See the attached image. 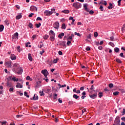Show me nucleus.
Masks as SVG:
<instances>
[{"instance_id": "nucleus-27", "label": "nucleus", "mask_w": 125, "mask_h": 125, "mask_svg": "<svg viewBox=\"0 0 125 125\" xmlns=\"http://www.w3.org/2000/svg\"><path fill=\"white\" fill-rule=\"evenodd\" d=\"M4 22L5 23V25H6V26H8V25H9V21H8V20H6Z\"/></svg>"}, {"instance_id": "nucleus-15", "label": "nucleus", "mask_w": 125, "mask_h": 125, "mask_svg": "<svg viewBox=\"0 0 125 125\" xmlns=\"http://www.w3.org/2000/svg\"><path fill=\"white\" fill-rule=\"evenodd\" d=\"M73 92H75L76 93H77L78 94H80V93H81V90H77V88H74L73 89Z\"/></svg>"}, {"instance_id": "nucleus-28", "label": "nucleus", "mask_w": 125, "mask_h": 125, "mask_svg": "<svg viewBox=\"0 0 125 125\" xmlns=\"http://www.w3.org/2000/svg\"><path fill=\"white\" fill-rule=\"evenodd\" d=\"M115 52L118 53L120 51V49L118 47H115L114 49Z\"/></svg>"}, {"instance_id": "nucleus-51", "label": "nucleus", "mask_w": 125, "mask_h": 125, "mask_svg": "<svg viewBox=\"0 0 125 125\" xmlns=\"http://www.w3.org/2000/svg\"><path fill=\"white\" fill-rule=\"evenodd\" d=\"M115 39V38H114V37L112 36L110 37V41H111L112 42L114 41V40Z\"/></svg>"}, {"instance_id": "nucleus-64", "label": "nucleus", "mask_w": 125, "mask_h": 125, "mask_svg": "<svg viewBox=\"0 0 125 125\" xmlns=\"http://www.w3.org/2000/svg\"><path fill=\"white\" fill-rule=\"evenodd\" d=\"M61 22H65V19L62 18L61 19Z\"/></svg>"}, {"instance_id": "nucleus-62", "label": "nucleus", "mask_w": 125, "mask_h": 125, "mask_svg": "<svg viewBox=\"0 0 125 125\" xmlns=\"http://www.w3.org/2000/svg\"><path fill=\"white\" fill-rule=\"evenodd\" d=\"M122 1V0H119L118 1V5L120 6L121 5V2Z\"/></svg>"}, {"instance_id": "nucleus-55", "label": "nucleus", "mask_w": 125, "mask_h": 125, "mask_svg": "<svg viewBox=\"0 0 125 125\" xmlns=\"http://www.w3.org/2000/svg\"><path fill=\"white\" fill-rule=\"evenodd\" d=\"M98 49H99L100 50H102V49H103V47H102V46H99Z\"/></svg>"}, {"instance_id": "nucleus-42", "label": "nucleus", "mask_w": 125, "mask_h": 125, "mask_svg": "<svg viewBox=\"0 0 125 125\" xmlns=\"http://www.w3.org/2000/svg\"><path fill=\"white\" fill-rule=\"evenodd\" d=\"M9 90L10 92H13V91L14 90V88L11 87V88H10Z\"/></svg>"}, {"instance_id": "nucleus-26", "label": "nucleus", "mask_w": 125, "mask_h": 125, "mask_svg": "<svg viewBox=\"0 0 125 125\" xmlns=\"http://www.w3.org/2000/svg\"><path fill=\"white\" fill-rule=\"evenodd\" d=\"M108 44L109 45H110L111 46H112V47H115V44H114V43H113L112 42H109L108 43Z\"/></svg>"}, {"instance_id": "nucleus-1", "label": "nucleus", "mask_w": 125, "mask_h": 125, "mask_svg": "<svg viewBox=\"0 0 125 125\" xmlns=\"http://www.w3.org/2000/svg\"><path fill=\"white\" fill-rule=\"evenodd\" d=\"M72 6L75 7L76 9H79V8L82 7V3L79 2H76L73 4Z\"/></svg>"}, {"instance_id": "nucleus-6", "label": "nucleus", "mask_w": 125, "mask_h": 125, "mask_svg": "<svg viewBox=\"0 0 125 125\" xmlns=\"http://www.w3.org/2000/svg\"><path fill=\"white\" fill-rule=\"evenodd\" d=\"M53 27L55 29L58 30L59 29V22L57 21L53 24Z\"/></svg>"}, {"instance_id": "nucleus-37", "label": "nucleus", "mask_w": 125, "mask_h": 125, "mask_svg": "<svg viewBox=\"0 0 125 125\" xmlns=\"http://www.w3.org/2000/svg\"><path fill=\"white\" fill-rule=\"evenodd\" d=\"M83 7H84L85 10L86 9H87V4H86V3L84 4H83Z\"/></svg>"}, {"instance_id": "nucleus-58", "label": "nucleus", "mask_w": 125, "mask_h": 125, "mask_svg": "<svg viewBox=\"0 0 125 125\" xmlns=\"http://www.w3.org/2000/svg\"><path fill=\"white\" fill-rule=\"evenodd\" d=\"M120 56H121V57L125 58V56H124V53H120Z\"/></svg>"}, {"instance_id": "nucleus-43", "label": "nucleus", "mask_w": 125, "mask_h": 125, "mask_svg": "<svg viewBox=\"0 0 125 125\" xmlns=\"http://www.w3.org/2000/svg\"><path fill=\"white\" fill-rule=\"evenodd\" d=\"M94 36L95 38H97L98 37V33L97 32H95L94 34Z\"/></svg>"}, {"instance_id": "nucleus-45", "label": "nucleus", "mask_w": 125, "mask_h": 125, "mask_svg": "<svg viewBox=\"0 0 125 125\" xmlns=\"http://www.w3.org/2000/svg\"><path fill=\"white\" fill-rule=\"evenodd\" d=\"M70 43H71V41L67 40V43H66L67 45H68V46L70 45Z\"/></svg>"}, {"instance_id": "nucleus-34", "label": "nucleus", "mask_w": 125, "mask_h": 125, "mask_svg": "<svg viewBox=\"0 0 125 125\" xmlns=\"http://www.w3.org/2000/svg\"><path fill=\"white\" fill-rule=\"evenodd\" d=\"M49 37V36L47 35H45V36H43V39L44 40H47V39H48V38Z\"/></svg>"}, {"instance_id": "nucleus-23", "label": "nucleus", "mask_w": 125, "mask_h": 125, "mask_svg": "<svg viewBox=\"0 0 125 125\" xmlns=\"http://www.w3.org/2000/svg\"><path fill=\"white\" fill-rule=\"evenodd\" d=\"M113 4H112V3H109V6H108L107 7V8L108 9H112V8H113Z\"/></svg>"}, {"instance_id": "nucleus-8", "label": "nucleus", "mask_w": 125, "mask_h": 125, "mask_svg": "<svg viewBox=\"0 0 125 125\" xmlns=\"http://www.w3.org/2000/svg\"><path fill=\"white\" fill-rule=\"evenodd\" d=\"M17 74H18V75H20L23 73V69L21 68V67H18V71L16 72Z\"/></svg>"}, {"instance_id": "nucleus-57", "label": "nucleus", "mask_w": 125, "mask_h": 125, "mask_svg": "<svg viewBox=\"0 0 125 125\" xmlns=\"http://www.w3.org/2000/svg\"><path fill=\"white\" fill-rule=\"evenodd\" d=\"M82 95H83V96H85L86 95V93H85V91H84L82 93Z\"/></svg>"}, {"instance_id": "nucleus-44", "label": "nucleus", "mask_w": 125, "mask_h": 125, "mask_svg": "<svg viewBox=\"0 0 125 125\" xmlns=\"http://www.w3.org/2000/svg\"><path fill=\"white\" fill-rule=\"evenodd\" d=\"M109 87H110V88H112V87H113L114 85L113 84V83H110L108 85Z\"/></svg>"}, {"instance_id": "nucleus-21", "label": "nucleus", "mask_w": 125, "mask_h": 125, "mask_svg": "<svg viewBox=\"0 0 125 125\" xmlns=\"http://www.w3.org/2000/svg\"><path fill=\"white\" fill-rule=\"evenodd\" d=\"M6 85L7 87H11V86H12V85L11 84V83H9V81L7 82Z\"/></svg>"}, {"instance_id": "nucleus-33", "label": "nucleus", "mask_w": 125, "mask_h": 125, "mask_svg": "<svg viewBox=\"0 0 125 125\" xmlns=\"http://www.w3.org/2000/svg\"><path fill=\"white\" fill-rule=\"evenodd\" d=\"M28 27L29 28H31V29H33V28H34V26H33V24H32V23L30 22L28 24Z\"/></svg>"}, {"instance_id": "nucleus-2", "label": "nucleus", "mask_w": 125, "mask_h": 125, "mask_svg": "<svg viewBox=\"0 0 125 125\" xmlns=\"http://www.w3.org/2000/svg\"><path fill=\"white\" fill-rule=\"evenodd\" d=\"M12 64V62H11V61H7V60H5V65L6 66V67H8V68H11Z\"/></svg>"}, {"instance_id": "nucleus-32", "label": "nucleus", "mask_w": 125, "mask_h": 125, "mask_svg": "<svg viewBox=\"0 0 125 125\" xmlns=\"http://www.w3.org/2000/svg\"><path fill=\"white\" fill-rule=\"evenodd\" d=\"M59 60V59H58V58L54 59L53 61V63H54V64H56V63H57V62H58Z\"/></svg>"}, {"instance_id": "nucleus-46", "label": "nucleus", "mask_w": 125, "mask_h": 125, "mask_svg": "<svg viewBox=\"0 0 125 125\" xmlns=\"http://www.w3.org/2000/svg\"><path fill=\"white\" fill-rule=\"evenodd\" d=\"M51 11H52L53 13H56V11H55V9L54 8L51 9Z\"/></svg>"}, {"instance_id": "nucleus-11", "label": "nucleus", "mask_w": 125, "mask_h": 125, "mask_svg": "<svg viewBox=\"0 0 125 125\" xmlns=\"http://www.w3.org/2000/svg\"><path fill=\"white\" fill-rule=\"evenodd\" d=\"M89 97L92 99H95V98L97 97V93H96L93 95H89Z\"/></svg>"}, {"instance_id": "nucleus-5", "label": "nucleus", "mask_w": 125, "mask_h": 125, "mask_svg": "<svg viewBox=\"0 0 125 125\" xmlns=\"http://www.w3.org/2000/svg\"><path fill=\"white\" fill-rule=\"evenodd\" d=\"M13 67H14V69H13V71L16 73V70L18 69V68L19 67V64H18V63H15L13 65Z\"/></svg>"}, {"instance_id": "nucleus-36", "label": "nucleus", "mask_w": 125, "mask_h": 125, "mask_svg": "<svg viewBox=\"0 0 125 125\" xmlns=\"http://www.w3.org/2000/svg\"><path fill=\"white\" fill-rule=\"evenodd\" d=\"M113 95H114L115 96H117V95H119V92L118 91H116L115 92H113Z\"/></svg>"}, {"instance_id": "nucleus-12", "label": "nucleus", "mask_w": 125, "mask_h": 125, "mask_svg": "<svg viewBox=\"0 0 125 125\" xmlns=\"http://www.w3.org/2000/svg\"><path fill=\"white\" fill-rule=\"evenodd\" d=\"M16 87H17V88H22L23 87V85L19 83H17V84L16 85Z\"/></svg>"}, {"instance_id": "nucleus-25", "label": "nucleus", "mask_w": 125, "mask_h": 125, "mask_svg": "<svg viewBox=\"0 0 125 125\" xmlns=\"http://www.w3.org/2000/svg\"><path fill=\"white\" fill-rule=\"evenodd\" d=\"M3 29H4V26L3 25H0V32H2L3 31Z\"/></svg>"}, {"instance_id": "nucleus-24", "label": "nucleus", "mask_w": 125, "mask_h": 125, "mask_svg": "<svg viewBox=\"0 0 125 125\" xmlns=\"http://www.w3.org/2000/svg\"><path fill=\"white\" fill-rule=\"evenodd\" d=\"M80 97V96H77L76 94H74L73 95V98H74V99H76L77 100V99H79Z\"/></svg>"}, {"instance_id": "nucleus-49", "label": "nucleus", "mask_w": 125, "mask_h": 125, "mask_svg": "<svg viewBox=\"0 0 125 125\" xmlns=\"http://www.w3.org/2000/svg\"><path fill=\"white\" fill-rule=\"evenodd\" d=\"M69 40L70 41H72L73 40V38H72V36H69L68 38H67V41H69Z\"/></svg>"}, {"instance_id": "nucleus-7", "label": "nucleus", "mask_w": 125, "mask_h": 125, "mask_svg": "<svg viewBox=\"0 0 125 125\" xmlns=\"http://www.w3.org/2000/svg\"><path fill=\"white\" fill-rule=\"evenodd\" d=\"M120 117L117 116L116 117L115 120V124H116V125H120Z\"/></svg>"}, {"instance_id": "nucleus-14", "label": "nucleus", "mask_w": 125, "mask_h": 125, "mask_svg": "<svg viewBox=\"0 0 125 125\" xmlns=\"http://www.w3.org/2000/svg\"><path fill=\"white\" fill-rule=\"evenodd\" d=\"M49 34L50 36H52L53 37H55V33H54V32L52 30H50L49 32Z\"/></svg>"}, {"instance_id": "nucleus-10", "label": "nucleus", "mask_w": 125, "mask_h": 125, "mask_svg": "<svg viewBox=\"0 0 125 125\" xmlns=\"http://www.w3.org/2000/svg\"><path fill=\"white\" fill-rule=\"evenodd\" d=\"M41 73H42L43 74V75H44V76L45 77V78H46L47 77V70L46 69L45 70H42L41 71Z\"/></svg>"}, {"instance_id": "nucleus-54", "label": "nucleus", "mask_w": 125, "mask_h": 125, "mask_svg": "<svg viewBox=\"0 0 125 125\" xmlns=\"http://www.w3.org/2000/svg\"><path fill=\"white\" fill-rule=\"evenodd\" d=\"M15 80H16V77L15 76H14L12 78V81H13V82H15Z\"/></svg>"}, {"instance_id": "nucleus-9", "label": "nucleus", "mask_w": 125, "mask_h": 125, "mask_svg": "<svg viewBox=\"0 0 125 125\" xmlns=\"http://www.w3.org/2000/svg\"><path fill=\"white\" fill-rule=\"evenodd\" d=\"M30 11H35V10L38 11V8H37V7L35 6L32 5L30 7Z\"/></svg>"}, {"instance_id": "nucleus-35", "label": "nucleus", "mask_w": 125, "mask_h": 125, "mask_svg": "<svg viewBox=\"0 0 125 125\" xmlns=\"http://www.w3.org/2000/svg\"><path fill=\"white\" fill-rule=\"evenodd\" d=\"M41 25H42V23H41L40 22H39V24H36V26L37 28H40Z\"/></svg>"}, {"instance_id": "nucleus-60", "label": "nucleus", "mask_w": 125, "mask_h": 125, "mask_svg": "<svg viewBox=\"0 0 125 125\" xmlns=\"http://www.w3.org/2000/svg\"><path fill=\"white\" fill-rule=\"evenodd\" d=\"M89 14H93L94 13V12L92 10H91L89 12Z\"/></svg>"}, {"instance_id": "nucleus-63", "label": "nucleus", "mask_w": 125, "mask_h": 125, "mask_svg": "<svg viewBox=\"0 0 125 125\" xmlns=\"http://www.w3.org/2000/svg\"><path fill=\"white\" fill-rule=\"evenodd\" d=\"M63 54V53L61 51H59V55H62Z\"/></svg>"}, {"instance_id": "nucleus-50", "label": "nucleus", "mask_w": 125, "mask_h": 125, "mask_svg": "<svg viewBox=\"0 0 125 125\" xmlns=\"http://www.w3.org/2000/svg\"><path fill=\"white\" fill-rule=\"evenodd\" d=\"M28 44H30V42H27L25 44L26 47H28V46H29V47H31V45H29Z\"/></svg>"}, {"instance_id": "nucleus-18", "label": "nucleus", "mask_w": 125, "mask_h": 125, "mask_svg": "<svg viewBox=\"0 0 125 125\" xmlns=\"http://www.w3.org/2000/svg\"><path fill=\"white\" fill-rule=\"evenodd\" d=\"M28 59L29 61H33V58H32V55L31 54H28Z\"/></svg>"}, {"instance_id": "nucleus-17", "label": "nucleus", "mask_w": 125, "mask_h": 125, "mask_svg": "<svg viewBox=\"0 0 125 125\" xmlns=\"http://www.w3.org/2000/svg\"><path fill=\"white\" fill-rule=\"evenodd\" d=\"M62 13H65V14H68V13H70V11H69V10H64L62 11Z\"/></svg>"}, {"instance_id": "nucleus-30", "label": "nucleus", "mask_w": 125, "mask_h": 125, "mask_svg": "<svg viewBox=\"0 0 125 125\" xmlns=\"http://www.w3.org/2000/svg\"><path fill=\"white\" fill-rule=\"evenodd\" d=\"M33 99V100H38V99H39V97L38 96L36 97V95H34Z\"/></svg>"}, {"instance_id": "nucleus-3", "label": "nucleus", "mask_w": 125, "mask_h": 125, "mask_svg": "<svg viewBox=\"0 0 125 125\" xmlns=\"http://www.w3.org/2000/svg\"><path fill=\"white\" fill-rule=\"evenodd\" d=\"M53 13V12L50 11L49 10H45L44 12V14L45 15V16H50V15H52V14Z\"/></svg>"}, {"instance_id": "nucleus-59", "label": "nucleus", "mask_w": 125, "mask_h": 125, "mask_svg": "<svg viewBox=\"0 0 125 125\" xmlns=\"http://www.w3.org/2000/svg\"><path fill=\"white\" fill-rule=\"evenodd\" d=\"M36 38H37V35H33V36H32L33 40H34L35 39H36Z\"/></svg>"}, {"instance_id": "nucleus-13", "label": "nucleus", "mask_w": 125, "mask_h": 125, "mask_svg": "<svg viewBox=\"0 0 125 125\" xmlns=\"http://www.w3.org/2000/svg\"><path fill=\"white\" fill-rule=\"evenodd\" d=\"M10 58L11 60H16V56L14 54H11L10 56Z\"/></svg>"}, {"instance_id": "nucleus-48", "label": "nucleus", "mask_w": 125, "mask_h": 125, "mask_svg": "<svg viewBox=\"0 0 125 125\" xmlns=\"http://www.w3.org/2000/svg\"><path fill=\"white\" fill-rule=\"evenodd\" d=\"M43 53H44V49H42V51H41L40 52V54H41V55H42Z\"/></svg>"}, {"instance_id": "nucleus-41", "label": "nucleus", "mask_w": 125, "mask_h": 125, "mask_svg": "<svg viewBox=\"0 0 125 125\" xmlns=\"http://www.w3.org/2000/svg\"><path fill=\"white\" fill-rule=\"evenodd\" d=\"M100 9L101 11H104V8L103 7V6L101 5L100 7Z\"/></svg>"}, {"instance_id": "nucleus-29", "label": "nucleus", "mask_w": 125, "mask_h": 125, "mask_svg": "<svg viewBox=\"0 0 125 125\" xmlns=\"http://www.w3.org/2000/svg\"><path fill=\"white\" fill-rule=\"evenodd\" d=\"M39 93H40L41 96H44V94L43 93V91H40L39 92Z\"/></svg>"}, {"instance_id": "nucleus-20", "label": "nucleus", "mask_w": 125, "mask_h": 125, "mask_svg": "<svg viewBox=\"0 0 125 125\" xmlns=\"http://www.w3.org/2000/svg\"><path fill=\"white\" fill-rule=\"evenodd\" d=\"M21 18H22V15L21 14L18 15L16 17V19H17V20H19V19H21Z\"/></svg>"}, {"instance_id": "nucleus-38", "label": "nucleus", "mask_w": 125, "mask_h": 125, "mask_svg": "<svg viewBox=\"0 0 125 125\" xmlns=\"http://www.w3.org/2000/svg\"><path fill=\"white\" fill-rule=\"evenodd\" d=\"M103 96V93L102 92H100L99 94V97L100 98H101V97H102Z\"/></svg>"}, {"instance_id": "nucleus-40", "label": "nucleus", "mask_w": 125, "mask_h": 125, "mask_svg": "<svg viewBox=\"0 0 125 125\" xmlns=\"http://www.w3.org/2000/svg\"><path fill=\"white\" fill-rule=\"evenodd\" d=\"M40 48H42V46H43V44L42 43V42H40Z\"/></svg>"}, {"instance_id": "nucleus-22", "label": "nucleus", "mask_w": 125, "mask_h": 125, "mask_svg": "<svg viewBox=\"0 0 125 125\" xmlns=\"http://www.w3.org/2000/svg\"><path fill=\"white\" fill-rule=\"evenodd\" d=\"M64 33H62L58 35L59 39H62V37H64Z\"/></svg>"}, {"instance_id": "nucleus-19", "label": "nucleus", "mask_w": 125, "mask_h": 125, "mask_svg": "<svg viewBox=\"0 0 125 125\" xmlns=\"http://www.w3.org/2000/svg\"><path fill=\"white\" fill-rule=\"evenodd\" d=\"M50 40L51 42H54L55 40V36H50Z\"/></svg>"}, {"instance_id": "nucleus-31", "label": "nucleus", "mask_w": 125, "mask_h": 125, "mask_svg": "<svg viewBox=\"0 0 125 125\" xmlns=\"http://www.w3.org/2000/svg\"><path fill=\"white\" fill-rule=\"evenodd\" d=\"M62 29H63V30H65V29H66V24H65V23H63L62 24Z\"/></svg>"}, {"instance_id": "nucleus-61", "label": "nucleus", "mask_w": 125, "mask_h": 125, "mask_svg": "<svg viewBox=\"0 0 125 125\" xmlns=\"http://www.w3.org/2000/svg\"><path fill=\"white\" fill-rule=\"evenodd\" d=\"M6 121H4V122H1V125H6Z\"/></svg>"}, {"instance_id": "nucleus-52", "label": "nucleus", "mask_w": 125, "mask_h": 125, "mask_svg": "<svg viewBox=\"0 0 125 125\" xmlns=\"http://www.w3.org/2000/svg\"><path fill=\"white\" fill-rule=\"evenodd\" d=\"M37 21H42V19L41 18V17H38L36 19Z\"/></svg>"}, {"instance_id": "nucleus-16", "label": "nucleus", "mask_w": 125, "mask_h": 125, "mask_svg": "<svg viewBox=\"0 0 125 125\" xmlns=\"http://www.w3.org/2000/svg\"><path fill=\"white\" fill-rule=\"evenodd\" d=\"M18 36H19L18 33V32L15 33L13 35V39H18Z\"/></svg>"}, {"instance_id": "nucleus-56", "label": "nucleus", "mask_w": 125, "mask_h": 125, "mask_svg": "<svg viewBox=\"0 0 125 125\" xmlns=\"http://www.w3.org/2000/svg\"><path fill=\"white\" fill-rule=\"evenodd\" d=\"M85 111H86V108H84L82 110V114H83V113H84V112H85Z\"/></svg>"}, {"instance_id": "nucleus-47", "label": "nucleus", "mask_w": 125, "mask_h": 125, "mask_svg": "<svg viewBox=\"0 0 125 125\" xmlns=\"http://www.w3.org/2000/svg\"><path fill=\"white\" fill-rule=\"evenodd\" d=\"M24 96H26V97H27V98H29V97H30V96L28 95L27 92H24Z\"/></svg>"}, {"instance_id": "nucleus-39", "label": "nucleus", "mask_w": 125, "mask_h": 125, "mask_svg": "<svg viewBox=\"0 0 125 125\" xmlns=\"http://www.w3.org/2000/svg\"><path fill=\"white\" fill-rule=\"evenodd\" d=\"M116 62H118V63H122V61L120 60V59H116Z\"/></svg>"}, {"instance_id": "nucleus-4", "label": "nucleus", "mask_w": 125, "mask_h": 125, "mask_svg": "<svg viewBox=\"0 0 125 125\" xmlns=\"http://www.w3.org/2000/svg\"><path fill=\"white\" fill-rule=\"evenodd\" d=\"M59 45L62 48H65L66 47V42L62 41L60 42Z\"/></svg>"}, {"instance_id": "nucleus-53", "label": "nucleus", "mask_w": 125, "mask_h": 125, "mask_svg": "<svg viewBox=\"0 0 125 125\" xmlns=\"http://www.w3.org/2000/svg\"><path fill=\"white\" fill-rule=\"evenodd\" d=\"M33 15H34V13H32L28 15V17H29V18L33 17Z\"/></svg>"}]
</instances>
